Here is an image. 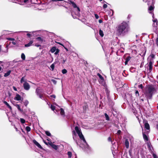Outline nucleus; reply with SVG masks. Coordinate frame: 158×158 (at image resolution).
<instances>
[{
  "label": "nucleus",
  "mask_w": 158,
  "mask_h": 158,
  "mask_svg": "<svg viewBox=\"0 0 158 158\" xmlns=\"http://www.w3.org/2000/svg\"><path fill=\"white\" fill-rule=\"evenodd\" d=\"M11 72V71L10 70H9L8 71H7V73H5L4 75V77H7L8 76H9L10 73Z\"/></svg>",
  "instance_id": "nucleus-18"
},
{
  "label": "nucleus",
  "mask_w": 158,
  "mask_h": 158,
  "mask_svg": "<svg viewBox=\"0 0 158 158\" xmlns=\"http://www.w3.org/2000/svg\"><path fill=\"white\" fill-rule=\"evenodd\" d=\"M70 2L72 4L73 6V7L74 8H77V11L76 14V15L78 16H79V12H80V10L79 8L76 5V4L73 2L72 1H70Z\"/></svg>",
  "instance_id": "nucleus-4"
},
{
  "label": "nucleus",
  "mask_w": 158,
  "mask_h": 158,
  "mask_svg": "<svg viewBox=\"0 0 158 158\" xmlns=\"http://www.w3.org/2000/svg\"><path fill=\"white\" fill-rule=\"evenodd\" d=\"M107 7V6L106 4H104L103 5V8H106Z\"/></svg>",
  "instance_id": "nucleus-50"
},
{
  "label": "nucleus",
  "mask_w": 158,
  "mask_h": 158,
  "mask_svg": "<svg viewBox=\"0 0 158 158\" xmlns=\"http://www.w3.org/2000/svg\"><path fill=\"white\" fill-rule=\"evenodd\" d=\"M75 130L77 133V134H78V136L79 137V138L80 139L82 140L84 142V143L86 144V145H87V143H86V142L83 135L82 134L80 129H79V128L77 127L76 126L75 127Z\"/></svg>",
  "instance_id": "nucleus-3"
},
{
  "label": "nucleus",
  "mask_w": 158,
  "mask_h": 158,
  "mask_svg": "<svg viewBox=\"0 0 158 158\" xmlns=\"http://www.w3.org/2000/svg\"><path fill=\"white\" fill-rule=\"evenodd\" d=\"M66 60H64V59H63L62 60V63L63 64H64L65 63V62H66Z\"/></svg>",
  "instance_id": "nucleus-52"
},
{
  "label": "nucleus",
  "mask_w": 158,
  "mask_h": 158,
  "mask_svg": "<svg viewBox=\"0 0 158 158\" xmlns=\"http://www.w3.org/2000/svg\"><path fill=\"white\" fill-rule=\"evenodd\" d=\"M98 22L99 23H102V21L101 19H99Z\"/></svg>",
  "instance_id": "nucleus-58"
},
{
  "label": "nucleus",
  "mask_w": 158,
  "mask_h": 158,
  "mask_svg": "<svg viewBox=\"0 0 158 158\" xmlns=\"http://www.w3.org/2000/svg\"><path fill=\"white\" fill-rule=\"evenodd\" d=\"M156 44L157 46H158V38H157L156 40Z\"/></svg>",
  "instance_id": "nucleus-56"
},
{
  "label": "nucleus",
  "mask_w": 158,
  "mask_h": 158,
  "mask_svg": "<svg viewBox=\"0 0 158 158\" xmlns=\"http://www.w3.org/2000/svg\"><path fill=\"white\" fill-rule=\"evenodd\" d=\"M13 89L15 91H17V88L15 86H13Z\"/></svg>",
  "instance_id": "nucleus-53"
},
{
  "label": "nucleus",
  "mask_w": 158,
  "mask_h": 158,
  "mask_svg": "<svg viewBox=\"0 0 158 158\" xmlns=\"http://www.w3.org/2000/svg\"><path fill=\"white\" fill-rule=\"evenodd\" d=\"M138 87L139 88H140V89H143V85L141 84H140L139 85H138Z\"/></svg>",
  "instance_id": "nucleus-46"
},
{
  "label": "nucleus",
  "mask_w": 158,
  "mask_h": 158,
  "mask_svg": "<svg viewBox=\"0 0 158 158\" xmlns=\"http://www.w3.org/2000/svg\"><path fill=\"white\" fill-rule=\"evenodd\" d=\"M147 145L148 147L149 148V149H151V147L152 146L151 143L150 142H147Z\"/></svg>",
  "instance_id": "nucleus-29"
},
{
  "label": "nucleus",
  "mask_w": 158,
  "mask_h": 158,
  "mask_svg": "<svg viewBox=\"0 0 158 158\" xmlns=\"http://www.w3.org/2000/svg\"><path fill=\"white\" fill-rule=\"evenodd\" d=\"M59 44H60V45H62L63 46V45L62 44H61L60 43H58Z\"/></svg>",
  "instance_id": "nucleus-63"
},
{
  "label": "nucleus",
  "mask_w": 158,
  "mask_h": 158,
  "mask_svg": "<svg viewBox=\"0 0 158 158\" xmlns=\"http://www.w3.org/2000/svg\"><path fill=\"white\" fill-rule=\"evenodd\" d=\"M36 39L39 41H43V40L40 37H39L36 38Z\"/></svg>",
  "instance_id": "nucleus-38"
},
{
  "label": "nucleus",
  "mask_w": 158,
  "mask_h": 158,
  "mask_svg": "<svg viewBox=\"0 0 158 158\" xmlns=\"http://www.w3.org/2000/svg\"><path fill=\"white\" fill-rule=\"evenodd\" d=\"M23 87L24 89L26 90H29L30 87V85L26 81H25L23 84Z\"/></svg>",
  "instance_id": "nucleus-5"
},
{
  "label": "nucleus",
  "mask_w": 158,
  "mask_h": 158,
  "mask_svg": "<svg viewBox=\"0 0 158 158\" xmlns=\"http://www.w3.org/2000/svg\"><path fill=\"white\" fill-rule=\"evenodd\" d=\"M4 103L8 107V108L10 109V110H12V108L11 106L6 101H4Z\"/></svg>",
  "instance_id": "nucleus-17"
},
{
  "label": "nucleus",
  "mask_w": 158,
  "mask_h": 158,
  "mask_svg": "<svg viewBox=\"0 0 158 158\" xmlns=\"http://www.w3.org/2000/svg\"><path fill=\"white\" fill-rule=\"evenodd\" d=\"M95 16L96 19H98L99 18L98 15L96 14H95Z\"/></svg>",
  "instance_id": "nucleus-51"
},
{
  "label": "nucleus",
  "mask_w": 158,
  "mask_h": 158,
  "mask_svg": "<svg viewBox=\"0 0 158 158\" xmlns=\"http://www.w3.org/2000/svg\"><path fill=\"white\" fill-rule=\"evenodd\" d=\"M33 143L36 146L38 147L39 148L42 149V148L40 145L36 141V140L34 139L33 141Z\"/></svg>",
  "instance_id": "nucleus-10"
},
{
  "label": "nucleus",
  "mask_w": 158,
  "mask_h": 158,
  "mask_svg": "<svg viewBox=\"0 0 158 158\" xmlns=\"http://www.w3.org/2000/svg\"><path fill=\"white\" fill-rule=\"evenodd\" d=\"M27 35L29 37H30V35H31V34L29 33H28L27 34Z\"/></svg>",
  "instance_id": "nucleus-60"
},
{
  "label": "nucleus",
  "mask_w": 158,
  "mask_h": 158,
  "mask_svg": "<svg viewBox=\"0 0 158 158\" xmlns=\"http://www.w3.org/2000/svg\"><path fill=\"white\" fill-rule=\"evenodd\" d=\"M25 77V76L21 78L20 80V83H22L23 82H25V81H26Z\"/></svg>",
  "instance_id": "nucleus-23"
},
{
  "label": "nucleus",
  "mask_w": 158,
  "mask_h": 158,
  "mask_svg": "<svg viewBox=\"0 0 158 158\" xmlns=\"http://www.w3.org/2000/svg\"><path fill=\"white\" fill-rule=\"evenodd\" d=\"M156 128L158 130V124L156 125Z\"/></svg>",
  "instance_id": "nucleus-61"
},
{
  "label": "nucleus",
  "mask_w": 158,
  "mask_h": 158,
  "mask_svg": "<svg viewBox=\"0 0 158 158\" xmlns=\"http://www.w3.org/2000/svg\"><path fill=\"white\" fill-rule=\"evenodd\" d=\"M99 82L100 84H104V79H103V81L102 80L100 79V80H99Z\"/></svg>",
  "instance_id": "nucleus-43"
},
{
  "label": "nucleus",
  "mask_w": 158,
  "mask_h": 158,
  "mask_svg": "<svg viewBox=\"0 0 158 158\" xmlns=\"http://www.w3.org/2000/svg\"><path fill=\"white\" fill-rule=\"evenodd\" d=\"M26 130L27 132H29L31 131V128L29 126H27L26 127Z\"/></svg>",
  "instance_id": "nucleus-33"
},
{
  "label": "nucleus",
  "mask_w": 158,
  "mask_h": 158,
  "mask_svg": "<svg viewBox=\"0 0 158 158\" xmlns=\"http://www.w3.org/2000/svg\"><path fill=\"white\" fill-rule=\"evenodd\" d=\"M97 75L98 76L99 78L103 81V79H104L103 77L99 73H98L97 74Z\"/></svg>",
  "instance_id": "nucleus-30"
},
{
  "label": "nucleus",
  "mask_w": 158,
  "mask_h": 158,
  "mask_svg": "<svg viewBox=\"0 0 158 158\" xmlns=\"http://www.w3.org/2000/svg\"><path fill=\"white\" fill-rule=\"evenodd\" d=\"M2 69V67L0 66V71Z\"/></svg>",
  "instance_id": "nucleus-62"
},
{
  "label": "nucleus",
  "mask_w": 158,
  "mask_h": 158,
  "mask_svg": "<svg viewBox=\"0 0 158 158\" xmlns=\"http://www.w3.org/2000/svg\"><path fill=\"white\" fill-rule=\"evenodd\" d=\"M148 66L149 71L151 72L152 69V63L151 61L149 62Z\"/></svg>",
  "instance_id": "nucleus-12"
},
{
  "label": "nucleus",
  "mask_w": 158,
  "mask_h": 158,
  "mask_svg": "<svg viewBox=\"0 0 158 158\" xmlns=\"http://www.w3.org/2000/svg\"><path fill=\"white\" fill-rule=\"evenodd\" d=\"M153 158H158V157L157 156V155L156 154H153Z\"/></svg>",
  "instance_id": "nucleus-49"
},
{
  "label": "nucleus",
  "mask_w": 158,
  "mask_h": 158,
  "mask_svg": "<svg viewBox=\"0 0 158 158\" xmlns=\"http://www.w3.org/2000/svg\"><path fill=\"white\" fill-rule=\"evenodd\" d=\"M156 92V89L152 85H148L146 87L144 94L147 99L152 98L153 94Z\"/></svg>",
  "instance_id": "nucleus-2"
},
{
  "label": "nucleus",
  "mask_w": 158,
  "mask_h": 158,
  "mask_svg": "<svg viewBox=\"0 0 158 158\" xmlns=\"http://www.w3.org/2000/svg\"><path fill=\"white\" fill-rule=\"evenodd\" d=\"M54 67H55V65L54 64H52L50 66V67L51 68L52 71H53L54 70Z\"/></svg>",
  "instance_id": "nucleus-41"
},
{
  "label": "nucleus",
  "mask_w": 158,
  "mask_h": 158,
  "mask_svg": "<svg viewBox=\"0 0 158 158\" xmlns=\"http://www.w3.org/2000/svg\"><path fill=\"white\" fill-rule=\"evenodd\" d=\"M28 103H29V102L27 100H25V101L24 102V104L25 106H27L28 104Z\"/></svg>",
  "instance_id": "nucleus-35"
},
{
  "label": "nucleus",
  "mask_w": 158,
  "mask_h": 158,
  "mask_svg": "<svg viewBox=\"0 0 158 158\" xmlns=\"http://www.w3.org/2000/svg\"><path fill=\"white\" fill-rule=\"evenodd\" d=\"M38 96L41 99L44 100V98L43 96V95L42 94H40L39 95H38Z\"/></svg>",
  "instance_id": "nucleus-34"
},
{
  "label": "nucleus",
  "mask_w": 158,
  "mask_h": 158,
  "mask_svg": "<svg viewBox=\"0 0 158 158\" xmlns=\"http://www.w3.org/2000/svg\"><path fill=\"white\" fill-rule=\"evenodd\" d=\"M143 1L145 2H148V5H149L150 4L149 2H151V3L153 4V0H143Z\"/></svg>",
  "instance_id": "nucleus-20"
},
{
  "label": "nucleus",
  "mask_w": 158,
  "mask_h": 158,
  "mask_svg": "<svg viewBox=\"0 0 158 158\" xmlns=\"http://www.w3.org/2000/svg\"><path fill=\"white\" fill-rule=\"evenodd\" d=\"M14 100L16 101H20L21 100V97L20 95L18 94L16 95L15 97L14 98Z\"/></svg>",
  "instance_id": "nucleus-9"
},
{
  "label": "nucleus",
  "mask_w": 158,
  "mask_h": 158,
  "mask_svg": "<svg viewBox=\"0 0 158 158\" xmlns=\"http://www.w3.org/2000/svg\"><path fill=\"white\" fill-rule=\"evenodd\" d=\"M105 116L106 117V120H109V117L108 116V114L106 113L105 114Z\"/></svg>",
  "instance_id": "nucleus-31"
},
{
  "label": "nucleus",
  "mask_w": 158,
  "mask_h": 158,
  "mask_svg": "<svg viewBox=\"0 0 158 158\" xmlns=\"http://www.w3.org/2000/svg\"><path fill=\"white\" fill-rule=\"evenodd\" d=\"M21 58L23 60H25V56L23 53H22L21 55Z\"/></svg>",
  "instance_id": "nucleus-27"
},
{
  "label": "nucleus",
  "mask_w": 158,
  "mask_h": 158,
  "mask_svg": "<svg viewBox=\"0 0 158 158\" xmlns=\"http://www.w3.org/2000/svg\"><path fill=\"white\" fill-rule=\"evenodd\" d=\"M20 121L21 123L22 124L24 123H25V120L23 118H20Z\"/></svg>",
  "instance_id": "nucleus-32"
},
{
  "label": "nucleus",
  "mask_w": 158,
  "mask_h": 158,
  "mask_svg": "<svg viewBox=\"0 0 158 158\" xmlns=\"http://www.w3.org/2000/svg\"><path fill=\"white\" fill-rule=\"evenodd\" d=\"M40 45H39V44H35V46L37 47H40Z\"/></svg>",
  "instance_id": "nucleus-59"
},
{
  "label": "nucleus",
  "mask_w": 158,
  "mask_h": 158,
  "mask_svg": "<svg viewBox=\"0 0 158 158\" xmlns=\"http://www.w3.org/2000/svg\"><path fill=\"white\" fill-rule=\"evenodd\" d=\"M33 41H31L28 44H25V47H28L29 46H30L33 43Z\"/></svg>",
  "instance_id": "nucleus-16"
},
{
  "label": "nucleus",
  "mask_w": 158,
  "mask_h": 158,
  "mask_svg": "<svg viewBox=\"0 0 158 158\" xmlns=\"http://www.w3.org/2000/svg\"><path fill=\"white\" fill-rule=\"evenodd\" d=\"M23 0L24 3H28L29 2H30L31 3H36V2H37L38 1H39V0H36V2H33L32 1V0Z\"/></svg>",
  "instance_id": "nucleus-13"
},
{
  "label": "nucleus",
  "mask_w": 158,
  "mask_h": 158,
  "mask_svg": "<svg viewBox=\"0 0 158 158\" xmlns=\"http://www.w3.org/2000/svg\"><path fill=\"white\" fill-rule=\"evenodd\" d=\"M131 57L130 56H128L126 58V60L125 62V65L127 64L128 62V61H129V60L131 59Z\"/></svg>",
  "instance_id": "nucleus-21"
},
{
  "label": "nucleus",
  "mask_w": 158,
  "mask_h": 158,
  "mask_svg": "<svg viewBox=\"0 0 158 158\" xmlns=\"http://www.w3.org/2000/svg\"><path fill=\"white\" fill-rule=\"evenodd\" d=\"M51 146L54 149L56 150L58 149V147L57 146L55 145L54 144H52L51 145Z\"/></svg>",
  "instance_id": "nucleus-22"
},
{
  "label": "nucleus",
  "mask_w": 158,
  "mask_h": 158,
  "mask_svg": "<svg viewBox=\"0 0 158 158\" xmlns=\"http://www.w3.org/2000/svg\"><path fill=\"white\" fill-rule=\"evenodd\" d=\"M45 134L46 135L48 136H50L51 135V134L48 131H46Z\"/></svg>",
  "instance_id": "nucleus-37"
},
{
  "label": "nucleus",
  "mask_w": 158,
  "mask_h": 158,
  "mask_svg": "<svg viewBox=\"0 0 158 158\" xmlns=\"http://www.w3.org/2000/svg\"><path fill=\"white\" fill-rule=\"evenodd\" d=\"M155 57V55L153 54H151L148 57V58H151L152 59H153Z\"/></svg>",
  "instance_id": "nucleus-28"
},
{
  "label": "nucleus",
  "mask_w": 158,
  "mask_h": 158,
  "mask_svg": "<svg viewBox=\"0 0 158 158\" xmlns=\"http://www.w3.org/2000/svg\"><path fill=\"white\" fill-rule=\"evenodd\" d=\"M108 140L109 141L111 142L113 144V142L111 140V139L110 137H109L108 139Z\"/></svg>",
  "instance_id": "nucleus-48"
},
{
  "label": "nucleus",
  "mask_w": 158,
  "mask_h": 158,
  "mask_svg": "<svg viewBox=\"0 0 158 158\" xmlns=\"http://www.w3.org/2000/svg\"><path fill=\"white\" fill-rule=\"evenodd\" d=\"M152 17L153 18V19L152 20V21L153 22H154V23L153 25V26H156V25L157 24V20L156 19H154V15L153 14H152Z\"/></svg>",
  "instance_id": "nucleus-8"
},
{
  "label": "nucleus",
  "mask_w": 158,
  "mask_h": 158,
  "mask_svg": "<svg viewBox=\"0 0 158 158\" xmlns=\"http://www.w3.org/2000/svg\"><path fill=\"white\" fill-rule=\"evenodd\" d=\"M50 108L52 110H54L55 109V106L52 105H51Z\"/></svg>",
  "instance_id": "nucleus-44"
},
{
  "label": "nucleus",
  "mask_w": 158,
  "mask_h": 158,
  "mask_svg": "<svg viewBox=\"0 0 158 158\" xmlns=\"http://www.w3.org/2000/svg\"><path fill=\"white\" fill-rule=\"evenodd\" d=\"M60 114L62 115H64V112L63 108H61L60 109Z\"/></svg>",
  "instance_id": "nucleus-24"
},
{
  "label": "nucleus",
  "mask_w": 158,
  "mask_h": 158,
  "mask_svg": "<svg viewBox=\"0 0 158 158\" xmlns=\"http://www.w3.org/2000/svg\"><path fill=\"white\" fill-rule=\"evenodd\" d=\"M7 40H11V41H14L15 40L14 38H7Z\"/></svg>",
  "instance_id": "nucleus-47"
},
{
  "label": "nucleus",
  "mask_w": 158,
  "mask_h": 158,
  "mask_svg": "<svg viewBox=\"0 0 158 158\" xmlns=\"http://www.w3.org/2000/svg\"><path fill=\"white\" fill-rule=\"evenodd\" d=\"M12 43L14 45H15L16 44V42L15 40L13 41L12 42Z\"/></svg>",
  "instance_id": "nucleus-54"
},
{
  "label": "nucleus",
  "mask_w": 158,
  "mask_h": 158,
  "mask_svg": "<svg viewBox=\"0 0 158 158\" xmlns=\"http://www.w3.org/2000/svg\"><path fill=\"white\" fill-rule=\"evenodd\" d=\"M135 95L137 97H138L139 96V92L138 90H136L135 92Z\"/></svg>",
  "instance_id": "nucleus-40"
},
{
  "label": "nucleus",
  "mask_w": 158,
  "mask_h": 158,
  "mask_svg": "<svg viewBox=\"0 0 158 158\" xmlns=\"http://www.w3.org/2000/svg\"><path fill=\"white\" fill-rule=\"evenodd\" d=\"M129 31L128 24L126 22H123L117 27L116 33L118 35H124Z\"/></svg>",
  "instance_id": "nucleus-1"
},
{
  "label": "nucleus",
  "mask_w": 158,
  "mask_h": 158,
  "mask_svg": "<svg viewBox=\"0 0 158 158\" xmlns=\"http://www.w3.org/2000/svg\"><path fill=\"white\" fill-rule=\"evenodd\" d=\"M50 51L52 53H53L56 51V52L54 53V54L55 55L58 54L59 52V50L58 49H56V47H53L51 49Z\"/></svg>",
  "instance_id": "nucleus-6"
},
{
  "label": "nucleus",
  "mask_w": 158,
  "mask_h": 158,
  "mask_svg": "<svg viewBox=\"0 0 158 158\" xmlns=\"http://www.w3.org/2000/svg\"><path fill=\"white\" fill-rule=\"evenodd\" d=\"M52 2H57V1H64V2H65L66 1L64 0H52Z\"/></svg>",
  "instance_id": "nucleus-45"
},
{
  "label": "nucleus",
  "mask_w": 158,
  "mask_h": 158,
  "mask_svg": "<svg viewBox=\"0 0 158 158\" xmlns=\"http://www.w3.org/2000/svg\"><path fill=\"white\" fill-rule=\"evenodd\" d=\"M67 70L66 69H63L62 71V73L63 74H65L66 73H67Z\"/></svg>",
  "instance_id": "nucleus-42"
},
{
  "label": "nucleus",
  "mask_w": 158,
  "mask_h": 158,
  "mask_svg": "<svg viewBox=\"0 0 158 158\" xmlns=\"http://www.w3.org/2000/svg\"><path fill=\"white\" fill-rule=\"evenodd\" d=\"M99 34L101 37H103L104 36L103 32L101 29H100L99 31Z\"/></svg>",
  "instance_id": "nucleus-26"
},
{
  "label": "nucleus",
  "mask_w": 158,
  "mask_h": 158,
  "mask_svg": "<svg viewBox=\"0 0 158 158\" xmlns=\"http://www.w3.org/2000/svg\"><path fill=\"white\" fill-rule=\"evenodd\" d=\"M35 92L37 96L41 94L40 89L38 88L36 89Z\"/></svg>",
  "instance_id": "nucleus-19"
},
{
  "label": "nucleus",
  "mask_w": 158,
  "mask_h": 158,
  "mask_svg": "<svg viewBox=\"0 0 158 158\" xmlns=\"http://www.w3.org/2000/svg\"><path fill=\"white\" fill-rule=\"evenodd\" d=\"M143 123L144 125L145 128L147 130H149L150 126L149 124L148 123V122L146 120L144 121Z\"/></svg>",
  "instance_id": "nucleus-7"
},
{
  "label": "nucleus",
  "mask_w": 158,
  "mask_h": 158,
  "mask_svg": "<svg viewBox=\"0 0 158 158\" xmlns=\"http://www.w3.org/2000/svg\"><path fill=\"white\" fill-rule=\"evenodd\" d=\"M68 155L69 158H71L72 156V153L70 152H68Z\"/></svg>",
  "instance_id": "nucleus-36"
},
{
  "label": "nucleus",
  "mask_w": 158,
  "mask_h": 158,
  "mask_svg": "<svg viewBox=\"0 0 158 158\" xmlns=\"http://www.w3.org/2000/svg\"><path fill=\"white\" fill-rule=\"evenodd\" d=\"M15 106H16V107L17 108V109H18V110H19L20 111H22V110L21 109L19 105L18 104H16L15 105Z\"/></svg>",
  "instance_id": "nucleus-25"
},
{
  "label": "nucleus",
  "mask_w": 158,
  "mask_h": 158,
  "mask_svg": "<svg viewBox=\"0 0 158 158\" xmlns=\"http://www.w3.org/2000/svg\"><path fill=\"white\" fill-rule=\"evenodd\" d=\"M143 139L145 141H148L149 140V138L147 135L145 134L143 132Z\"/></svg>",
  "instance_id": "nucleus-11"
},
{
  "label": "nucleus",
  "mask_w": 158,
  "mask_h": 158,
  "mask_svg": "<svg viewBox=\"0 0 158 158\" xmlns=\"http://www.w3.org/2000/svg\"><path fill=\"white\" fill-rule=\"evenodd\" d=\"M76 143H77V144H78V142H77V140H76Z\"/></svg>",
  "instance_id": "nucleus-64"
},
{
  "label": "nucleus",
  "mask_w": 158,
  "mask_h": 158,
  "mask_svg": "<svg viewBox=\"0 0 158 158\" xmlns=\"http://www.w3.org/2000/svg\"><path fill=\"white\" fill-rule=\"evenodd\" d=\"M51 97L53 98H56V96L54 95H52L50 96Z\"/></svg>",
  "instance_id": "nucleus-57"
},
{
  "label": "nucleus",
  "mask_w": 158,
  "mask_h": 158,
  "mask_svg": "<svg viewBox=\"0 0 158 158\" xmlns=\"http://www.w3.org/2000/svg\"><path fill=\"white\" fill-rule=\"evenodd\" d=\"M121 132V131L120 130H119L117 132V133L118 134H120Z\"/></svg>",
  "instance_id": "nucleus-55"
},
{
  "label": "nucleus",
  "mask_w": 158,
  "mask_h": 158,
  "mask_svg": "<svg viewBox=\"0 0 158 158\" xmlns=\"http://www.w3.org/2000/svg\"><path fill=\"white\" fill-rule=\"evenodd\" d=\"M72 133H73V136L74 135L75 136H76V133L75 131L74 130V131H73ZM73 138L75 140V139L74 137V136H73Z\"/></svg>",
  "instance_id": "nucleus-39"
},
{
  "label": "nucleus",
  "mask_w": 158,
  "mask_h": 158,
  "mask_svg": "<svg viewBox=\"0 0 158 158\" xmlns=\"http://www.w3.org/2000/svg\"><path fill=\"white\" fill-rule=\"evenodd\" d=\"M125 144L126 148H128L129 147V143L127 139H126L125 140Z\"/></svg>",
  "instance_id": "nucleus-15"
},
{
  "label": "nucleus",
  "mask_w": 158,
  "mask_h": 158,
  "mask_svg": "<svg viewBox=\"0 0 158 158\" xmlns=\"http://www.w3.org/2000/svg\"><path fill=\"white\" fill-rule=\"evenodd\" d=\"M154 8V7L153 6H151L149 7L148 10L149 13L152 14V11L153 10Z\"/></svg>",
  "instance_id": "nucleus-14"
}]
</instances>
